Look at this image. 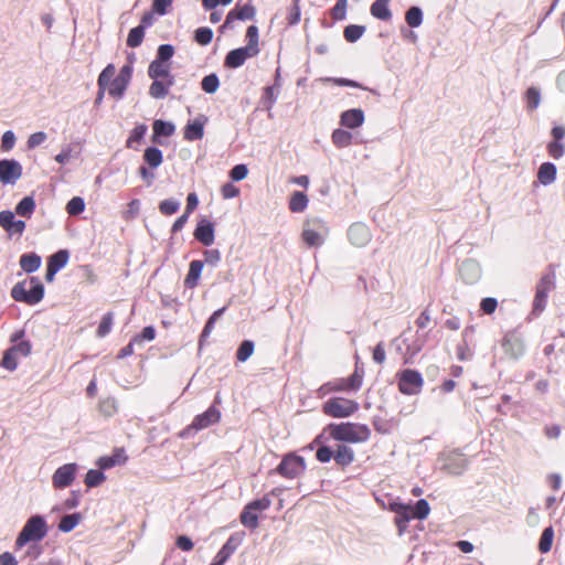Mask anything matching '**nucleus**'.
I'll return each instance as SVG.
<instances>
[{
	"instance_id": "f257e3e1",
	"label": "nucleus",
	"mask_w": 565,
	"mask_h": 565,
	"mask_svg": "<svg viewBox=\"0 0 565 565\" xmlns=\"http://www.w3.org/2000/svg\"><path fill=\"white\" fill-rule=\"evenodd\" d=\"M132 76V66L130 64L124 65L116 75V67L114 64H108L99 74L97 79L98 88L107 90L108 95L121 99L130 84Z\"/></svg>"
},
{
	"instance_id": "f03ea898",
	"label": "nucleus",
	"mask_w": 565,
	"mask_h": 565,
	"mask_svg": "<svg viewBox=\"0 0 565 565\" xmlns=\"http://www.w3.org/2000/svg\"><path fill=\"white\" fill-rule=\"evenodd\" d=\"M332 440L349 444H364L371 437V429L360 423L329 424L324 427Z\"/></svg>"
},
{
	"instance_id": "7ed1b4c3",
	"label": "nucleus",
	"mask_w": 565,
	"mask_h": 565,
	"mask_svg": "<svg viewBox=\"0 0 565 565\" xmlns=\"http://www.w3.org/2000/svg\"><path fill=\"white\" fill-rule=\"evenodd\" d=\"M44 286L38 277H30L18 281L11 288V297L18 302L35 306L44 298Z\"/></svg>"
},
{
	"instance_id": "20e7f679",
	"label": "nucleus",
	"mask_w": 565,
	"mask_h": 565,
	"mask_svg": "<svg viewBox=\"0 0 565 565\" xmlns=\"http://www.w3.org/2000/svg\"><path fill=\"white\" fill-rule=\"evenodd\" d=\"M246 38L248 43L244 47L232 50L225 57V65L230 68L242 66L248 58L255 57L259 53L258 29L250 25L247 29Z\"/></svg>"
},
{
	"instance_id": "39448f33",
	"label": "nucleus",
	"mask_w": 565,
	"mask_h": 565,
	"mask_svg": "<svg viewBox=\"0 0 565 565\" xmlns=\"http://www.w3.org/2000/svg\"><path fill=\"white\" fill-rule=\"evenodd\" d=\"M329 233L330 228L324 220L308 217L302 225L301 238L308 247L317 248L324 244Z\"/></svg>"
},
{
	"instance_id": "423d86ee",
	"label": "nucleus",
	"mask_w": 565,
	"mask_h": 565,
	"mask_svg": "<svg viewBox=\"0 0 565 565\" xmlns=\"http://www.w3.org/2000/svg\"><path fill=\"white\" fill-rule=\"evenodd\" d=\"M47 534V524L43 516L33 515L23 525L15 540V548H22L29 542H39Z\"/></svg>"
},
{
	"instance_id": "0eeeda50",
	"label": "nucleus",
	"mask_w": 565,
	"mask_h": 565,
	"mask_svg": "<svg viewBox=\"0 0 565 565\" xmlns=\"http://www.w3.org/2000/svg\"><path fill=\"white\" fill-rule=\"evenodd\" d=\"M322 411L333 418H347L359 411V403L344 397H331L323 403Z\"/></svg>"
},
{
	"instance_id": "6e6552de",
	"label": "nucleus",
	"mask_w": 565,
	"mask_h": 565,
	"mask_svg": "<svg viewBox=\"0 0 565 565\" xmlns=\"http://www.w3.org/2000/svg\"><path fill=\"white\" fill-rule=\"evenodd\" d=\"M438 468L451 475H460L468 467V459L457 450L443 452L437 458Z\"/></svg>"
},
{
	"instance_id": "1a4fd4ad",
	"label": "nucleus",
	"mask_w": 565,
	"mask_h": 565,
	"mask_svg": "<svg viewBox=\"0 0 565 565\" xmlns=\"http://www.w3.org/2000/svg\"><path fill=\"white\" fill-rule=\"evenodd\" d=\"M362 385V375L355 371L350 377L337 380L322 385L319 388V394L324 396L334 392H349L358 391Z\"/></svg>"
},
{
	"instance_id": "9d476101",
	"label": "nucleus",
	"mask_w": 565,
	"mask_h": 565,
	"mask_svg": "<svg viewBox=\"0 0 565 565\" xmlns=\"http://www.w3.org/2000/svg\"><path fill=\"white\" fill-rule=\"evenodd\" d=\"M271 502L268 498H262L248 503L241 515L243 525L256 529L258 526V515L270 507Z\"/></svg>"
},
{
	"instance_id": "9b49d317",
	"label": "nucleus",
	"mask_w": 565,
	"mask_h": 565,
	"mask_svg": "<svg viewBox=\"0 0 565 565\" xmlns=\"http://www.w3.org/2000/svg\"><path fill=\"white\" fill-rule=\"evenodd\" d=\"M23 173L22 164L15 159L0 160V183L3 185H14Z\"/></svg>"
},
{
	"instance_id": "f8f14e48",
	"label": "nucleus",
	"mask_w": 565,
	"mask_h": 565,
	"mask_svg": "<svg viewBox=\"0 0 565 565\" xmlns=\"http://www.w3.org/2000/svg\"><path fill=\"white\" fill-rule=\"evenodd\" d=\"M306 470V461L302 457L295 454L286 455L280 465L278 466V472L286 478H297Z\"/></svg>"
},
{
	"instance_id": "ddd939ff",
	"label": "nucleus",
	"mask_w": 565,
	"mask_h": 565,
	"mask_svg": "<svg viewBox=\"0 0 565 565\" xmlns=\"http://www.w3.org/2000/svg\"><path fill=\"white\" fill-rule=\"evenodd\" d=\"M78 471V466L75 462L65 463L58 467L52 476V486L55 489H64L74 482Z\"/></svg>"
},
{
	"instance_id": "4468645a",
	"label": "nucleus",
	"mask_w": 565,
	"mask_h": 565,
	"mask_svg": "<svg viewBox=\"0 0 565 565\" xmlns=\"http://www.w3.org/2000/svg\"><path fill=\"white\" fill-rule=\"evenodd\" d=\"M424 381L422 375L413 370H405L399 375V390L406 395H416L422 391Z\"/></svg>"
},
{
	"instance_id": "2eb2a0df",
	"label": "nucleus",
	"mask_w": 565,
	"mask_h": 565,
	"mask_svg": "<svg viewBox=\"0 0 565 565\" xmlns=\"http://www.w3.org/2000/svg\"><path fill=\"white\" fill-rule=\"evenodd\" d=\"M0 227L9 236H21L25 231L26 224L22 220H17L14 212L3 210L0 212Z\"/></svg>"
},
{
	"instance_id": "dca6fc26",
	"label": "nucleus",
	"mask_w": 565,
	"mask_h": 565,
	"mask_svg": "<svg viewBox=\"0 0 565 565\" xmlns=\"http://www.w3.org/2000/svg\"><path fill=\"white\" fill-rule=\"evenodd\" d=\"M366 120L365 111L362 108H349L343 110L339 116L341 127L349 130L361 128Z\"/></svg>"
},
{
	"instance_id": "f3484780",
	"label": "nucleus",
	"mask_w": 565,
	"mask_h": 565,
	"mask_svg": "<svg viewBox=\"0 0 565 565\" xmlns=\"http://www.w3.org/2000/svg\"><path fill=\"white\" fill-rule=\"evenodd\" d=\"M348 237L352 245L363 247L370 243L372 235L366 224L358 222L349 227Z\"/></svg>"
},
{
	"instance_id": "a211bd4d",
	"label": "nucleus",
	"mask_w": 565,
	"mask_h": 565,
	"mask_svg": "<svg viewBox=\"0 0 565 565\" xmlns=\"http://www.w3.org/2000/svg\"><path fill=\"white\" fill-rule=\"evenodd\" d=\"M330 439L329 434L326 433V429L323 428L309 446L310 449L318 446L316 457L320 462H329L331 458L334 457L333 451L327 446V443Z\"/></svg>"
},
{
	"instance_id": "6ab92c4d",
	"label": "nucleus",
	"mask_w": 565,
	"mask_h": 565,
	"mask_svg": "<svg viewBox=\"0 0 565 565\" xmlns=\"http://www.w3.org/2000/svg\"><path fill=\"white\" fill-rule=\"evenodd\" d=\"M193 235L203 245L211 246L215 241L214 224L207 218L200 220Z\"/></svg>"
},
{
	"instance_id": "aec40b11",
	"label": "nucleus",
	"mask_w": 565,
	"mask_h": 565,
	"mask_svg": "<svg viewBox=\"0 0 565 565\" xmlns=\"http://www.w3.org/2000/svg\"><path fill=\"white\" fill-rule=\"evenodd\" d=\"M220 419H221V412L215 407H210L203 414L198 415L193 419L191 426H189L186 430H190V429L202 430L213 424L218 423Z\"/></svg>"
},
{
	"instance_id": "412c9836",
	"label": "nucleus",
	"mask_w": 565,
	"mask_h": 565,
	"mask_svg": "<svg viewBox=\"0 0 565 565\" xmlns=\"http://www.w3.org/2000/svg\"><path fill=\"white\" fill-rule=\"evenodd\" d=\"M390 510L396 513L397 515L396 525L398 526L401 533L404 532V530L406 529V524L412 519H415L413 513V507H411L409 504H404L402 502L394 501L390 503Z\"/></svg>"
},
{
	"instance_id": "4be33fe9",
	"label": "nucleus",
	"mask_w": 565,
	"mask_h": 565,
	"mask_svg": "<svg viewBox=\"0 0 565 565\" xmlns=\"http://www.w3.org/2000/svg\"><path fill=\"white\" fill-rule=\"evenodd\" d=\"M127 460L126 451L122 448H116L111 455L99 457L95 465L102 470H107L116 466H122Z\"/></svg>"
},
{
	"instance_id": "5701e85b",
	"label": "nucleus",
	"mask_w": 565,
	"mask_h": 565,
	"mask_svg": "<svg viewBox=\"0 0 565 565\" xmlns=\"http://www.w3.org/2000/svg\"><path fill=\"white\" fill-rule=\"evenodd\" d=\"M553 285L551 280L543 279L536 287L535 297L533 300V312L540 315L544 311L547 305L548 292L551 291Z\"/></svg>"
},
{
	"instance_id": "b1692460",
	"label": "nucleus",
	"mask_w": 565,
	"mask_h": 565,
	"mask_svg": "<svg viewBox=\"0 0 565 565\" xmlns=\"http://www.w3.org/2000/svg\"><path fill=\"white\" fill-rule=\"evenodd\" d=\"M242 537L232 535L227 542L222 546L213 562L210 565H224L228 557L236 551L241 544Z\"/></svg>"
},
{
	"instance_id": "393cba45",
	"label": "nucleus",
	"mask_w": 565,
	"mask_h": 565,
	"mask_svg": "<svg viewBox=\"0 0 565 565\" xmlns=\"http://www.w3.org/2000/svg\"><path fill=\"white\" fill-rule=\"evenodd\" d=\"M332 143L339 148H348L353 145V135L347 128H337L331 134Z\"/></svg>"
},
{
	"instance_id": "a878e982",
	"label": "nucleus",
	"mask_w": 565,
	"mask_h": 565,
	"mask_svg": "<svg viewBox=\"0 0 565 565\" xmlns=\"http://www.w3.org/2000/svg\"><path fill=\"white\" fill-rule=\"evenodd\" d=\"M390 2L391 0H375L370 8L371 14L376 19L388 21L392 18Z\"/></svg>"
},
{
	"instance_id": "bb28decb",
	"label": "nucleus",
	"mask_w": 565,
	"mask_h": 565,
	"mask_svg": "<svg viewBox=\"0 0 565 565\" xmlns=\"http://www.w3.org/2000/svg\"><path fill=\"white\" fill-rule=\"evenodd\" d=\"M204 124L205 120L201 118L188 122L184 129V138L191 141L201 139L204 134Z\"/></svg>"
},
{
	"instance_id": "cd10ccee",
	"label": "nucleus",
	"mask_w": 565,
	"mask_h": 565,
	"mask_svg": "<svg viewBox=\"0 0 565 565\" xmlns=\"http://www.w3.org/2000/svg\"><path fill=\"white\" fill-rule=\"evenodd\" d=\"M19 264L25 273L31 274L36 271L41 267L42 259L35 253H28L23 254L20 257Z\"/></svg>"
},
{
	"instance_id": "c85d7f7f",
	"label": "nucleus",
	"mask_w": 565,
	"mask_h": 565,
	"mask_svg": "<svg viewBox=\"0 0 565 565\" xmlns=\"http://www.w3.org/2000/svg\"><path fill=\"white\" fill-rule=\"evenodd\" d=\"M35 200L32 195L24 196L17 205L14 213L21 217L30 218L35 211Z\"/></svg>"
},
{
	"instance_id": "c756f323",
	"label": "nucleus",
	"mask_w": 565,
	"mask_h": 565,
	"mask_svg": "<svg viewBox=\"0 0 565 565\" xmlns=\"http://www.w3.org/2000/svg\"><path fill=\"white\" fill-rule=\"evenodd\" d=\"M334 460L343 467L351 465L354 461L353 449L344 444L338 445L334 451Z\"/></svg>"
},
{
	"instance_id": "7c9ffc66",
	"label": "nucleus",
	"mask_w": 565,
	"mask_h": 565,
	"mask_svg": "<svg viewBox=\"0 0 565 565\" xmlns=\"http://www.w3.org/2000/svg\"><path fill=\"white\" fill-rule=\"evenodd\" d=\"M537 179L541 184L550 185L556 180V167L551 162L541 164L537 172Z\"/></svg>"
},
{
	"instance_id": "2f4dec72",
	"label": "nucleus",
	"mask_w": 565,
	"mask_h": 565,
	"mask_svg": "<svg viewBox=\"0 0 565 565\" xmlns=\"http://www.w3.org/2000/svg\"><path fill=\"white\" fill-rule=\"evenodd\" d=\"M143 161L150 169H157L163 161L162 151L156 147H148L143 153Z\"/></svg>"
},
{
	"instance_id": "473e14b6",
	"label": "nucleus",
	"mask_w": 565,
	"mask_h": 565,
	"mask_svg": "<svg viewBox=\"0 0 565 565\" xmlns=\"http://www.w3.org/2000/svg\"><path fill=\"white\" fill-rule=\"evenodd\" d=\"M460 276L467 282H475L480 276V268L472 260L465 262L460 268Z\"/></svg>"
},
{
	"instance_id": "72a5a7b5",
	"label": "nucleus",
	"mask_w": 565,
	"mask_h": 565,
	"mask_svg": "<svg viewBox=\"0 0 565 565\" xmlns=\"http://www.w3.org/2000/svg\"><path fill=\"white\" fill-rule=\"evenodd\" d=\"M203 270V263L201 260H192L189 266V273L185 277V285L193 288L198 285L199 278Z\"/></svg>"
},
{
	"instance_id": "f704fd0d",
	"label": "nucleus",
	"mask_w": 565,
	"mask_h": 565,
	"mask_svg": "<svg viewBox=\"0 0 565 565\" xmlns=\"http://www.w3.org/2000/svg\"><path fill=\"white\" fill-rule=\"evenodd\" d=\"M169 73H170L169 63H166L158 58L152 61L148 68V75L153 79H157L159 77H167V76H169Z\"/></svg>"
},
{
	"instance_id": "c9c22d12",
	"label": "nucleus",
	"mask_w": 565,
	"mask_h": 565,
	"mask_svg": "<svg viewBox=\"0 0 565 565\" xmlns=\"http://www.w3.org/2000/svg\"><path fill=\"white\" fill-rule=\"evenodd\" d=\"M153 141H158V137L166 136L169 137L173 135L175 130V126L170 121H163L161 119H157L153 122Z\"/></svg>"
},
{
	"instance_id": "e433bc0d",
	"label": "nucleus",
	"mask_w": 565,
	"mask_h": 565,
	"mask_svg": "<svg viewBox=\"0 0 565 565\" xmlns=\"http://www.w3.org/2000/svg\"><path fill=\"white\" fill-rule=\"evenodd\" d=\"M308 196L300 191L294 192L289 200V209L295 213L303 212L308 206Z\"/></svg>"
},
{
	"instance_id": "4c0bfd02",
	"label": "nucleus",
	"mask_w": 565,
	"mask_h": 565,
	"mask_svg": "<svg viewBox=\"0 0 565 565\" xmlns=\"http://www.w3.org/2000/svg\"><path fill=\"white\" fill-rule=\"evenodd\" d=\"M70 254L67 250L62 249L51 255L47 262V266L60 271L68 263Z\"/></svg>"
},
{
	"instance_id": "58836bf2",
	"label": "nucleus",
	"mask_w": 565,
	"mask_h": 565,
	"mask_svg": "<svg viewBox=\"0 0 565 565\" xmlns=\"http://www.w3.org/2000/svg\"><path fill=\"white\" fill-rule=\"evenodd\" d=\"M81 521L82 515L79 513L64 515L58 523V530L63 533H68L73 531Z\"/></svg>"
},
{
	"instance_id": "ea45409f",
	"label": "nucleus",
	"mask_w": 565,
	"mask_h": 565,
	"mask_svg": "<svg viewBox=\"0 0 565 565\" xmlns=\"http://www.w3.org/2000/svg\"><path fill=\"white\" fill-rule=\"evenodd\" d=\"M105 480L106 476L102 469H89L85 475L84 482L88 488H95L100 486Z\"/></svg>"
},
{
	"instance_id": "a19ab883",
	"label": "nucleus",
	"mask_w": 565,
	"mask_h": 565,
	"mask_svg": "<svg viewBox=\"0 0 565 565\" xmlns=\"http://www.w3.org/2000/svg\"><path fill=\"white\" fill-rule=\"evenodd\" d=\"M172 85V81L168 83H163L161 81L154 79L149 88V94L153 98H163L167 96L170 86Z\"/></svg>"
},
{
	"instance_id": "79ce46f5",
	"label": "nucleus",
	"mask_w": 565,
	"mask_h": 565,
	"mask_svg": "<svg viewBox=\"0 0 565 565\" xmlns=\"http://www.w3.org/2000/svg\"><path fill=\"white\" fill-rule=\"evenodd\" d=\"M254 15L255 8L249 4H246L239 9L231 11L226 18V23H228L233 18H236L238 20H249L253 19Z\"/></svg>"
},
{
	"instance_id": "37998d69",
	"label": "nucleus",
	"mask_w": 565,
	"mask_h": 565,
	"mask_svg": "<svg viewBox=\"0 0 565 565\" xmlns=\"http://www.w3.org/2000/svg\"><path fill=\"white\" fill-rule=\"evenodd\" d=\"M405 21L411 28H418L423 23V11L419 7H412L405 13Z\"/></svg>"
},
{
	"instance_id": "c03bdc74",
	"label": "nucleus",
	"mask_w": 565,
	"mask_h": 565,
	"mask_svg": "<svg viewBox=\"0 0 565 565\" xmlns=\"http://www.w3.org/2000/svg\"><path fill=\"white\" fill-rule=\"evenodd\" d=\"M20 356L12 351V349H7L3 353V358L1 361L2 367L12 372L18 369Z\"/></svg>"
},
{
	"instance_id": "a18cd8bd",
	"label": "nucleus",
	"mask_w": 565,
	"mask_h": 565,
	"mask_svg": "<svg viewBox=\"0 0 565 565\" xmlns=\"http://www.w3.org/2000/svg\"><path fill=\"white\" fill-rule=\"evenodd\" d=\"M76 157L75 149L72 145H64L61 151L54 157V160L61 164H67L73 158Z\"/></svg>"
},
{
	"instance_id": "49530a36",
	"label": "nucleus",
	"mask_w": 565,
	"mask_h": 565,
	"mask_svg": "<svg viewBox=\"0 0 565 565\" xmlns=\"http://www.w3.org/2000/svg\"><path fill=\"white\" fill-rule=\"evenodd\" d=\"M85 206L86 205H85V201L83 198L74 196L67 202L65 210L68 215L75 216V215L83 213L85 210Z\"/></svg>"
},
{
	"instance_id": "de8ad7c7",
	"label": "nucleus",
	"mask_w": 565,
	"mask_h": 565,
	"mask_svg": "<svg viewBox=\"0 0 565 565\" xmlns=\"http://www.w3.org/2000/svg\"><path fill=\"white\" fill-rule=\"evenodd\" d=\"M365 32V26L363 25H356V24H351V25H348L345 29H344V39L348 41V42H351V43H354L356 42L359 39L362 38V35L364 34Z\"/></svg>"
},
{
	"instance_id": "09e8293b",
	"label": "nucleus",
	"mask_w": 565,
	"mask_h": 565,
	"mask_svg": "<svg viewBox=\"0 0 565 565\" xmlns=\"http://www.w3.org/2000/svg\"><path fill=\"white\" fill-rule=\"evenodd\" d=\"M145 36V29L143 26L139 25L129 31L128 38H127V45L130 47H137L141 44Z\"/></svg>"
},
{
	"instance_id": "8fccbe9b",
	"label": "nucleus",
	"mask_w": 565,
	"mask_h": 565,
	"mask_svg": "<svg viewBox=\"0 0 565 565\" xmlns=\"http://www.w3.org/2000/svg\"><path fill=\"white\" fill-rule=\"evenodd\" d=\"M554 539V531L552 527H546L541 536L540 543H539V550L541 553H547L552 548Z\"/></svg>"
},
{
	"instance_id": "3c124183",
	"label": "nucleus",
	"mask_w": 565,
	"mask_h": 565,
	"mask_svg": "<svg viewBox=\"0 0 565 565\" xmlns=\"http://www.w3.org/2000/svg\"><path fill=\"white\" fill-rule=\"evenodd\" d=\"M17 142L15 134L12 130H7L1 136L0 149L2 152H10Z\"/></svg>"
},
{
	"instance_id": "603ef678",
	"label": "nucleus",
	"mask_w": 565,
	"mask_h": 565,
	"mask_svg": "<svg viewBox=\"0 0 565 565\" xmlns=\"http://www.w3.org/2000/svg\"><path fill=\"white\" fill-rule=\"evenodd\" d=\"M99 411L105 416H108V417L113 416L118 411V405H117L116 399L113 397H107V398L103 399L99 405Z\"/></svg>"
},
{
	"instance_id": "864d4df0",
	"label": "nucleus",
	"mask_w": 565,
	"mask_h": 565,
	"mask_svg": "<svg viewBox=\"0 0 565 565\" xmlns=\"http://www.w3.org/2000/svg\"><path fill=\"white\" fill-rule=\"evenodd\" d=\"M413 513L415 519L425 520L430 513L429 503L425 499L418 500L413 508Z\"/></svg>"
},
{
	"instance_id": "5fc2aeb1",
	"label": "nucleus",
	"mask_w": 565,
	"mask_h": 565,
	"mask_svg": "<svg viewBox=\"0 0 565 565\" xmlns=\"http://www.w3.org/2000/svg\"><path fill=\"white\" fill-rule=\"evenodd\" d=\"M218 87L220 81L215 74L207 75L202 81V89L207 94H214Z\"/></svg>"
},
{
	"instance_id": "6e6d98bb",
	"label": "nucleus",
	"mask_w": 565,
	"mask_h": 565,
	"mask_svg": "<svg viewBox=\"0 0 565 565\" xmlns=\"http://www.w3.org/2000/svg\"><path fill=\"white\" fill-rule=\"evenodd\" d=\"M503 347L507 352H509L512 356L518 358L523 353V344L521 341L514 339H505Z\"/></svg>"
},
{
	"instance_id": "4d7b16f0",
	"label": "nucleus",
	"mask_w": 565,
	"mask_h": 565,
	"mask_svg": "<svg viewBox=\"0 0 565 565\" xmlns=\"http://www.w3.org/2000/svg\"><path fill=\"white\" fill-rule=\"evenodd\" d=\"M525 98H526L527 107L531 110L536 109L541 104V93L535 87H531L527 89Z\"/></svg>"
},
{
	"instance_id": "13d9d810",
	"label": "nucleus",
	"mask_w": 565,
	"mask_h": 565,
	"mask_svg": "<svg viewBox=\"0 0 565 565\" xmlns=\"http://www.w3.org/2000/svg\"><path fill=\"white\" fill-rule=\"evenodd\" d=\"M111 327H113V315L107 313L102 318V320L99 322V326L96 331L97 337H99V338L106 337L110 332Z\"/></svg>"
},
{
	"instance_id": "bf43d9fd",
	"label": "nucleus",
	"mask_w": 565,
	"mask_h": 565,
	"mask_svg": "<svg viewBox=\"0 0 565 565\" xmlns=\"http://www.w3.org/2000/svg\"><path fill=\"white\" fill-rule=\"evenodd\" d=\"M254 353V343L252 341H244L237 350V359L241 362L247 361Z\"/></svg>"
},
{
	"instance_id": "052dcab7",
	"label": "nucleus",
	"mask_w": 565,
	"mask_h": 565,
	"mask_svg": "<svg viewBox=\"0 0 565 565\" xmlns=\"http://www.w3.org/2000/svg\"><path fill=\"white\" fill-rule=\"evenodd\" d=\"M180 207V202L174 199H168L163 200L160 205L159 210L164 215H171L174 214Z\"/></svg>"
},
{
	"instance_id": "680f3d73",
	"label": "nucleus",
	"mask_w": 565,
	"mask_h": 565,
	"mask_svg": "<svg viewBox=\"0 0 565 565\" xmlns=\"http://www.w3.org/2000/svg\"><path fill=\"white\" fill-rule=\"evenodd\" d=\"M47 139V135L44 131H36L29 136L26 146L29 149H34L42 143H44Z\"/></svg>"
},
{
	"instance_id": "e2e57ef3",
	"label": "nucleus",
	"mask_w": 565,
	"mask_h": 565,
	"mask_svg": "<svg viewBox=\"0 0 565 565\" xmlns=\"http://www.w3.org/2000/svg\"><path fill=\"white\" fill-rule=\"evenodd\" d=\"M10 349L20 358H26L31 354L32 345L30 341L23 340L10 347Z\"/></svg>"
},
{
	"instance_id": "0e129e2a",
	"label": "nucleus",
	"mask_w": 565,
	"mask_h": 565,
	"mask_svg": "<svg viewBox=\"0 0 565 565\" xmlns=\"http://www.w3.org/2000/svg\"><path fill=\"white\" fill-rule=\"evenodd\" d=\"M213 38V32L209 28H200L195 31V41L201 45H207Z\"/></svg>"
},
{
	"instance_id": "69168bd1",
	"label": "nucleus",
	"mask_w": 565,
	"mask_h": 565,
	"mask_svg": "<svg viewBox=\"0 0 565 565\" xmlns=\"http://www.w3.org/2000/svg\"><path fill=\"white\" fill-rule=\"evenodd\" d=\"M147 132V126L146 125H138L134 128V130L130 134V137L128 138L127 145L128 147H132L135 142H139L143 136Z\"/></svg>"
},
{
	"instance_id": "338daca9",
	"label": "nucleus",
	"mask_w": 565,
	"mask_h": 565,
	"mask_svg": "<svg viewBox=\"0 0 565 565\" xmlns=\"http://www.w3.org/2000/svg\"><path fill=\"white\" fill-rule=\"evenodd\" d=\"M139 211H140V201L135 199V200H131L127 204V209L122 215L126 220H132L138 216Z\"/></svg>"
},
{
	"instance_id": "774afa93",
	"label": "nucleus",
	"mask_w": 565,
	"mask_h": 565,
	"mask_svg": "<svg viewBox=\"0 0 565 565\" xmlns=\"http://www.w3.org/2000/svg\"><path fill=\"white\" fill-rule=\"evenodd\" d=\"M248 174V168L246 164H237L230 171V177L233 181H242Z\"/></svg>"
}]
</instances>
